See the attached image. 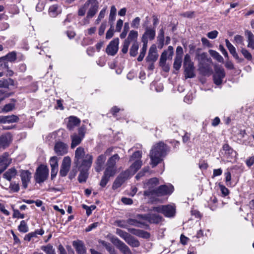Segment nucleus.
I'll use <instances>...</instances> for the list:
<instances>
[{
  "label": "nucleus",
  "mask_w": 254,
  "mask_h": 254,
  "mask_svg": "<svg viewBox=\"0 0 254 254\" xmlns=\"http://www.w3.org/2000/svg\"><path fill=\"white\" fill-rule=\"evenodd\" d=\"M167 51H164L161 55L160 59L159 64L161 66H165L166 62L168 58Z\"/></svg>",
  "instance_id": "nucleus-51"
},
{
  "label": "nucleus",
  "mask_w": 254,
  "mask_h": 254,
  "mask_svg": "<svg viewBox=\"0 0 254 254\" xmlns=\"http://www.w3.org/2000/svg\"><path fill=\"white\" fill-rule=\"evenodd\" d=\"M175 208L171 205H163V214L165 216L170 217L175 215Z\"/></svg>",
  "instance_id": "nucleus-27"
},
{
  "label": "nucleus",
  "mask_w": 254,
  "mask_h": 254,
  "mask_svg": "<svg viewBox=\"0 0 254 254\" xmlns=\"http://www.w3.org/2000/svg\"><path fill=\"white\" fill-rule=\"evenodd\" d=\"M225 76V73L224 68L220 66H216L215 67V74L213 75L214 83L217 85H220Z\"/></svg>",
  "instance_id": "nucleus-13"
},
{
  "label": "nucleus",
  "mask_w": 254,
  "mask_h": 254,
  "mask_svg": "<svg viewBox=\"0 0 254 254\" xmlns=\"http://www.w3.org/2000/svg\"><path fill=\"white\" fill-rule=\"evenodd\" d=\"M143 46L141 48V52L140 53L139 56H138L137 58V61L138 62H141L143 60L145 55L146 54V52L147 50V43L146 42H143Z\"/></svg>",
  "instance_id": "nucleus-42"
},
{
  "label": "nucleus",
  "mask_w": 254,
  "mask_h": 254,
  "mask_svg": "<svg viewBox=\"0 0 254 254\" xmlns=\"http://www.w3.org/2000/svg\"><path fill=\"white\" fill-rule=\"evenodd\" d=\"M111 241L123 254H132L129 247L118 238L113 237Z\"/></svg>",
  "instance_id": "nucleus-10"
},
{
  "label": "nucleus",
  "mask_w": 254,
  "mask_h": 254,
  "mask_svg": "<svg viewBox=\"0 0 254 254\" xmlns=\"http://www.w3.org/2000/svg\"><path fill=\"white\" fill-rule=\"evenodd\" d=\"M41 250L46 253V254H56L55 249L50 244L46 246H42Z\"/></svg>",
  "instance_id": "nucleus-44"
},
{
  "label": "nucleus",
  "mask_w": 254,
  "mask_h": 254,
  "mask_svg": "<svg viewBox=\"0 0 254 254\" xmlns=\"http://www.w3.org/2000/svg\"><path fill=\"white\" fill-rule=\"evenodd\" d=\"M218 34V32L217 31L213 30V31L208 32L207 34V36L209 39H214L217 37Z\"/></svg>",
  "instance_id": "nucleus-63"
},
{
  "label": "nucleus",
  "mask_w": 254,
  "mask_h": 254,
  "mask_svg": "<svg viewBox=\"0 0 254 254\" xmlns=\"http://www.w3.org/2000/svg\"><path fill=\"white\" fill-rule=\"evenodd\" d=\"M182 63V58L180 57H176L174 60V62L173 64L174 68L178 70L181 67Z\"/></svg>",
  "instance_id": "nucleus-46"
},
{
  "label": "nucleus",
  "mask_w": 254,
  "mask_h": 254,
  "mask_svg": "<svg viewBox=\"0 0 254 254\" xmlns=\"http://www.w3.org/2000/svg\"><path fill=\"white\" fill-rule=\"evenodd\" d=\"M199 70L204 75L209 74L211 72L210 68L207 65L205 66L200 65Z\"/></svg>",
  "instance_id": "nucleus-53"
},
{
  "label": "nucleus",
  "mask_w": 254,
  "mask_h": 254,
  "mask_svg": "<svg viewBox=\"0 0 254 254\" xmlns=\"http://www.w3.org/2000/svg\"><path fill=\"white\" fill-rule=\"evenodd\" d=\"M167 51H164L161 55L160 59L159 64L161 66H165L166 62L168 58Z\"/></svg>",
  "instance_id": "nucleus-50"
},
{
  "label": "nucleus",
  "mask_w": 254,
  "mask_h": 254,
  "mask_svg": "<svg viewBox=\"0 0 254 254\" xmlns=\"http://www.w3.org/2000/svg\"><path fill=\"white\" fill-rule=\"evenodd\" d=\"M11 102L5 105L2 108V112L4 113H7L12 111L15 108V102L16 100L14 99L11 100Z\"/></svg>",
  "instance_id": "nucleus-35"
},
{
  "label": "nucleus",
  "mask_w": 254,
  "mask_h": 254,
  "mask_svg": "<svg viewBox=\"0 0 254 254\" xmlns=\"http://www.w3.org/2000/svg\"><path fill=\"white\" fill-rule=\"evenodd\" d=\"M119 40L116 38L110 42L106 48V53L111 56H114L119 49Z\"/></svg>",
  "instance_id": "nucleus-17"
},
{
  "label": "nucleus",
  "mask_w": 254,
  "mask_h": 254,
  "mask_svg": "<svg viewBox=\"0 0 254 254\" xmlns=\"http://www.w3.org/2000/svg\"><path fill=\"white\" fill-rule=\"evenodd\" d=\"M84 134H82L81 136H79L76 134H74L71 136V148H74L76 146L79 145L81 142L82 139L83 138Z\"/></svg>",
  "instance_id": "nucleus-31"
},
{
  "label": "nucleus",
  "mask_w": 254,
  "mask_h": 254,
  "mask_svg": "<svg viewBox=\"0 0 254 254\" xmlns=\"http://www.w3.org/2000/svg\"><path fill=\"white\" fill-rule=\"evenodd\" d=\"M93 156L90 154H87L86 157L79 161H75L74 163L78 167L79 169L89 170L91 166Z\"/></svg>",
  "instance_id": "nucleus-9"
},
{
  "label": "nucleus",
  "mask_w": 254,
  "mask_h": 254,
  "mask_svg": "<svg viewBox=\"0 0 254 254\" xmlns=\"http://www.w3.org/2000/svg\"><path fill=\"white\" fill-rule=\"evenodd\" d=\"M116 233L130 246L136 248L140 246V243L138 240L129 233L120 229H116Z\"/></svg>",
  "instance_id": "nucleus-4"
},
{
  "label": "nucleus",
  "mask_w": 254,
  "mask_h": 254,
  "mask_svg": "<svg viewBox=\"0 0 254 254\" xmlns=\"http://www.w3.org/2000/svg\"><path fill=\"white\" fill-rule=\"evenodd\" d=\"M114 224L118 227L127 229V222L125 220H117L115 221Z\"/></svg>",
  "instance_id": "nucleus-48"
},
{
  "label": "nucleus",
  "mask_w": 254,
  "mask_h": 254,
  "mask_svg": "<svg viewBox=\"0 0 254 254\" xmlns=\"http://www.w3.org/2000/svg\"><path fill=\"white\" fill-rule=\"evenodd\" d=\"M159 184V181L157 178H153L148 180L144 184V188L147 189L146 190L144 191V195L148 197H153L155 195V192L157 188L156 187Z\"/></svg>",
  "instance_id": "nucleus-6"
},
{
  "label": "nucleus",
  "mask_w": 254,
  "mask_h": 254,
  "mask_svg": "<svg viewBox=\"0 0 254 254\" xmlns=\"http://www.w3.org/2000/svg\"><path fill=\"white\" fill-rule=\"evenodd\" d=\"M114 35V28L113 26V23H112L111 27L110 29L107 31L106 35V39H110Z\"/></svg>",
  "instance_id": "nucleus-62"
},
{
  "label": "nucleus",
  "mask_w": 254,
  "mask_h": 254,
  "mask_svg": "<svg viewBox=\"0 0 254 254\" xmlns=\"http://www.w3.org/2000/svg\"><path fill=\"white\" fill-rule=\"evenodd\" d=\"M19 117L15 115L8 116H0V124H12L17 123L19 121Z\"/></svg>",
  "instance_id": "nucleus-19"
},
{
  "label": "nucleus",
  "mask_w": 254,
  "mask_h": 254,
  "mask_svg": "<svg viewBox=\"0 0 254 254\" xmlns=\"http://www.w3.org/2000/svg\"><path fill=\"white\" fill-rule=\"evenodd\" d=\"M183 66L186 78H193L195 76L193 63L189 54H186L185 56Z\"/></svg>",
  "instance_id": "nucleus-5"
},
{
  "label": "nucleus",
  "mask_w": 254,
  "mask_h": 254,
  "mask_svg": "<svg viewBox=\"0 0 254 254\" xmlns=\"http://www.w3.org/2000/svg\"><path fill=\"white\" fill-rule=\"evenodd\" d=\"M169 150L168 146L161 141L153 145L150 152L152 167L156 166L162 160V158L165 156Z\"/></svg>",
  "instance_id": "nucleus-1"
},
{
  "label": "nucleus",
  "mask_w": 254,
  "mask_h": 254,
  "mask_svg": "<svg viewBox=\"0 0 254 254\" xmlns=\"http://www.w3.org/2000/svg\"><path fill=\"white\" fill-rule=\"evenodd\" d=\"M128 231L132 234L144 239H148L150 237V234L140 229H136L134 228H128Z\"/></svg>",
  "instance_id": "nucleus-23"
},
{
  "label": "nucleus",
  "mask_w": 254,
  "mask_h": 254,
  "mask_svg": "<svg viewBox=\"0 0 254 254\" xmlns=\"http://www.w3.org/2000/svg\"><path fill=\"white\" fill-rule=\"evenodd\" d=\"M210 55L216 59L218 62L222 63L223 62V57L216 51L210 50H209Z\"/></svg>",
  "instance_id": "nucleus-45"
},
{
  "label": "nucleus",
  "mask_w": 254,
  "mask_h": 254,
  "mask_svg": "<svg viewBox=\"0 0 254 254\" xmlns=\"http://www.w3.org/2000/svg\"><path fill=\"white\" fill-rule=\"evenodd\" d=\"M93 156L90 154H87L86 157L79 161H75L74 163L78 167L79 169L89 170L91 166Z\"/></svg>",
  "instance_id": "nucleus-8"
},
{
  "label": "nucleus",
  "mask_w": 254,
  "mask_h": 254,
  "mask_svg": "<svg viewBox=\"0 0 254 254\" xmlns=\"http://www.w3.org/2000/svg\"><path fill=\"white\" fill-rule=\"evenodd\" d=\"M14 85V81L11 78H2L0 80V88H9V86Z\"/></svg>",
  "instance_id": "nucleus-32"
},
{
  "label": "nucleus",
  "mask_w": 254,
  "mask_h": 254,
  "mask_svg": "<svg viewBox=\"0 0 254 254\" xmlns=\"http://www.w3.org/2000/svg\"><path fill=\"white\" fill-rule=\"evenodd\" d=\"M140 19L138 17H135L133 19L131 23V26L134 28H138L140 24Z\"/></svg>",
  "instance_id": "nucleus-56"
},
{
  "label": "nucleus",
  "mask_w": 254,
  "mask_h": 254,
  "mask_svg": "<svg viewBox=\"0 0 254 254\" xmlns=\"http://www.w3.org/2000/svg\"><path fill=\"white\" fill-rule=\"evenodd\" d=\"M117 9L114 5H112L111 7L110 13L109 15V21L113 22L116 18Z\"/></svg>",
  "instance_id": "nucleus-47"
},
{
  "label": "nucleus",
  "mask_w": 254,
  "mask_h": 254,
  "mask_svg": "<svg viewBox=\"0 0 254 254\" xmlns=\"http://www.w3.org/2000/svg\"><path fill=\"white\" fill-rule=\"evenodd\" d=\"M8 62H13L16 60V53L13 51L2 57Z\"/></svg>",
  "instance_id": "nucleus-39"
},
{
  "label": "nucleus",
  "mask_w": 254,
  "mask_h": 254,
  "mask_svg": "<svg viewBox=\"0 0 254 254\" xmlns=\"http://www.w3.org/2000/svg\"><path fill=\"white\" fill-rule=\"evenodd\" d=\"M9 189L13 192H17L19 190V186L18 184L12 182L10 184Z\"/></svg>",
  "instance_id": "nucleus-57"
},
{
  "label": "nucleus",
  "mask_w": 254,
  "mask_h": 254,
  "mask_svg": "<svg viewBox=\"0 0 254 254\" xmlns=\"http://www.w3.org/2000/svg\"><path fill=\"white\" fill-rule=\"evenodd\" d=\"M245 35L248 39V47L254 49V35L250 31L247 30L245 31Z\"/></svg>",
  "instance_id": "nucleus-34"
},
{
  "label": "nucleus",
  "mask_w": 254,
  "mask_h": 254,
  "mask_svg": "<svg viewBox=\"0 0 254 254\" xmlns=\"http://www.w3.org/2000/svg\"><path fill=\"white\" fill-rule=\"evenodd\" d=\"M18 230L22 233H26L28 231L29 228L27 223L24 220H22L20 222L19 225L18 227Z\"/></svg>",
  "instance_id": "nucleus-43"
},
{
  "label": "nucleus",
  "mask_w": 254,
  "mask_h": 254,
  "mask_svg": "<svg viewBox=\"0 0 254 254\" xmlns=\"http://www.w3.org/2000/svg\"><path fill=\"white\" fill-rule=\"evenodd\" d=\"M58 7L56 5H53L50 7L49 9V15L53 17H56L58 14Z\"/></svg>",
  "instance_id": "nucleus-49"
},
{
  "label": "nucleus",
  "mask_w": 254,
  "mask_h": 254,
  "mask_svg": "<svg viewBox=\"0 0 254 254\" xmlns=\"http://www.w3.org/2000/svg\"><path fill=\"white\" fill-rule=\"evenodd\" d=\"M48 175V168L47 166L42 165L37 168L34 178L36 183L40 184L47 179Z\"/></svg>",
  "instance_id": "nucleus-7"
},
{
  "label": "nucleus",
  "mask_w": 254,
  "mask_h": 254,
  "mask_svg": "<svg viewBox=\"0 0 254 254\" xmlns=\"http://www.w3.org/2000/svg\"><path fill=\"white\" fill-rule=\"evenodd\" d=\"M99 8V2L97 0H88L78 10V14L79 16L85 15L88 10L86 17L84 19L83 24L89 23V19L92 18L96 13Z\"/></svg>",
  "instance_id": "nucleus-2"
},
{
  "label": "nucleus",
  "mask_w": 254,
  "mask_h": 254,
  "mask_svg": "<svg viewBox=\"0 0 254 254\" xmlns=\"http://www.w3.org/2000/svg\"><path fill=\"white\" fill-rule=\"evenodd\" d=\"M174 190L173 186L171 185H161L155 191L154 196H162L170 194ZM153 192V191H152Z\"/></svg>",
  "instance_id": "nucleus-14"
},
{
  "label": "nucleus",
  "mask_w": 254,
  "mask_h": 254,
  "mask_svg": "<svg viewBox=\"0 0 254 254\" xmlns=\"http://www.w3.org/2000/svg\"><path fill=\"white\" fill-rule=\"evenodd\" d=\"M50 164L51 168L58 167L57 157L56 156L52 157L50 160Z\"/></svg>",
  "instance_id": "nucleus-55"
},
{
  "label": "nucleus",
  "mask_w": 254,
  "mask_h": 254,
  "mask_svg": "<svg viewBox=\"0 0 254 254\" xmlns=\"http://www.w3.org/2000/svg\"><path fill=\"white\" fill-rule=\"evenodd\" d=\"M241 52L243 56L248 61H251L252 60V56L251 54L244 48H241Z\"/></svg>",
  "instance_id": "nucleus-52"
},
{
  "label": "nucleus",
  "mask_w": 254,
  "mask_h": 254,
  "mask_svg": "<svg viewBox=\"0 0 254 254\" xmlns=\"http://www.w3.org/2000/svg\"><path fill=\"white\" fill-rule=\"evenodd\" d=\"M71 165V159L69 157L66 156L64 158L61 167L60 174L62 177H64L67 174Z\"/></svg>",
  "instance_id": "nucleus-16"
},
{
  "label": "nucleus",
  "mask_w": 254,
  "mask_h": 254,
  "mask_svg": "<svg viewBox=\"0 0 254 254\" xmlns=\"http://www.w3.org/2000/svg\"><path fill=\"white\" fill-rule=\"evenodd\" d=\"M226 45L229 50L230 53L233 55L234 58L238 60V61L240 63L243 61V59L242 58H240L238 54L236 52V48L234 47V46L229 42L228 39L225 40Z\"/></svg>",
  "instance_id": "nucleus-25"
},
{
  "label": "nucleus",
  "mask_w": 254,
  "mask_h": 254,
  "mask_svg": "<svg viewBox=\"0 0 254 254\" xmlns=\"http://www.w3.org/2000/svg\"><path fill=\"white\" fill-rule=\"evenodd\" d=\"M20 177L24 189L27 188L31 178V173L28 170H22L20 172Z\"/></svg>",
  "instance_id": "nucleus-21"
},
{
  "label": "nucleus",
  "mask_w": 254,
  "mask_h": 254,
  "mask_svg": "<svg viewBox=\"0 0 254 254\" xmlns=\"http://www.w3.org/2000/svg\"><path fill=\"white\" fill-rule=\"evenodd\" d=\"M142 152L140 151H135L132 155L130 157L129 161H132L135 159L140 160L141 158Z\"/></svg>",
  "instance_id": "nucleus-54"
},
{
  "label": "nucleus",
  "mask_w": 254,
  "mask_h": 254,
  "mask_svg": "<svg viewBox=\"0 0 254 254\" xmlns=\"http://www.w3.org/2000/svg\"><path fill=\"white\" fill-rule=\"evenodd\" d=\"M84 149L82 147H78L75 151V157L74 161H79L86 157Z\"/></svg>",
  "instance_id": "nucleus-29"
},
{
  "label": "nucleus",
  "mask_w": 254,
  "mask_h": 254,
  "mask_svg": "<svg viewBox=\"0 0 254 254\" xmlns=\"http://www.w3.org/2000/svg\"><path fill=\"white\" fill-rule=\"evenodd\" d=\"M155 33V28L146 27L145 28V31L142 36V42L147 43L148 39L150 40L154 39Z\"/></svg>",
  "instance_id": "nucleus-20"
},
{
  "label": "nucleus",
  "mask_w": 254,
  "mask_h": 254,
  "mask_svg": "<svg viewBox=\"0 0 254 254\" xmlns=\"http://www.w3.org/2000/svg\"><path fill=\"white\" fill-rule=\"evenodd\" d=\"M80 120L76 117L70 116L69 118L67 124V127L69 130H72L75 127L78 126L80 124Z\"/></svg>",
  "instance_id": "nucleus-28"
},
{
  "label": "nucleus",
  "mask_w": 254,
  "mask_h": 254,
  "mask_svg": "<svg viewBox=\"0 0 254 254\" xmlns=\"http://www.w3.org/2000/svg\"><path fill=\"white\" fill-rule=\"evenodd\" d=\"M142 166V161L141 160H136L130 166L129 169L127 171H129L130 175L134 174Z\"/></svg>",
  "instance_id": "nucleus-33"
},
{
  "label": "nucleus",
  "mask_w": 254,
  "mask_h": 254,
  "mask_svg": "<svg viewBox=\"0 0 254 254\" xmlns=\"http://www.w3.org/2000/svg\"><path fill=\"white\" fill-rule=\"evenodd\" d=\"M8 62L3 57L0 58V67L4 69H8Z\"/></svg>",
  "instance_id": "nucleus-60"
},
{
  "label": "nucleus",
  "mask_w": 254,
  "mask_h": 254,
  "mask_svg": "<svg viewBox=\"0 0 254 254\" xmlns=\"http://www.w3.org/2000/svg\"><path fill=\"white\" fill-rule=\"evenodd\" d=\"M13 136L10 132H6L0 136V150L7 148L12 142Z\"/></svg>",
  "instance_id": "nucleus-11"
},
{
  "label": "nucleus",
  "mask_w": 254,
  "mask_h": 254,
  "mask_svg": "<svg viewBox=\"0 0 254 254\" xmlns=\"http://www.w3.org/2000/svg\"><path fill=\"white\" fill-rule=\"evenodd\" d=\"M120 156L115 154L109 158L106 164L104 173L114 176L117 172L116 163L120 160Z\"/></svg>",
  "instance_id": "nucleus-3"
},
{
  "label": "nucleus",
  "mask_w": 254,
  "mask_h": 254,
  "mask_svg": "<svg viewBox=\"0 0 254 254\" xmlns=\"http://www.w3.org/2000/svg\"><path fill=\"white\" fill-rule=\"evenodd\" d=\"M138 49V44L137 42H134L132 43V46L130 48L129 54L132 57H135L137 54V51Z\"/></svg>",
  "instance_id": "nucleus-41"
},
{
  "label": "nucleus",
  "mask_w": 254,
  "mask_h": 254,
  "mask_svg": "<svg viewBox=\"0 0 254 254\" xmlns=\"http://www.w3.org/2000/svg\"><path fill=\"white\" fill-rule=\"evenodd\" d=\"M130 44L128 42V41H124L123 45V48L122 49V51L124 54H126L127 52L128 47L129 46Z\"/></svg>",
  "instance_id": "nucleus-64"
},
{
  "label": "nucleus",
  "mask_w": 254,
  "mask_h": 254,
  "mask_svg": "<svg viewBox=\"0 0 254 254\" xmlns=\"http://www.w3.org/2000/svg\"><path fill=\"white\" fill-rule=\"evenodd\" d=\"M129 176V171H125L121 173L115 180L113 185V188L116 189L120 187L125 181L128 178Z\"/></svg>",
  "instance_id": "nucleus-12"
},
{
  "label": "nucleus",
  "mask_w": 254,
  "mask_h": 254,
  "mask_svg": "<svg viewBox=\"0 0 254 254\" xmlns=\"http://www.w3.org/2000/svg\"><path fill=\"white\" fill-rule=\"evenodd\" d=\"M106 160V156L105 154H101L97 157L95 162L96 166L95 168L97 172H99L102 171Z\"/></svg>",
  "instance_id": "nucleus-26"
},
{
  "label": "nucleus",
  "mask_w": 254,
  "mask_h": 254,
  "mask_svg": "<svg viewBox=\"0 0 254 254\" xmlns=\"http://www.w3.org/2000/svg\"><path fill=\"white\" fill-rule=\"evenodd\" d=\"M149 170V167H144L141 171H140L136 176V178L138 180L140 177L143 176L146 173H148Z\"/></svg>",
  "instance_id": "nucleus-61"
},
{
  "label": "nucleus",
  "mask_w": 254,
  "mask_h": 254,
  "mask_svg": "<svg viewBox=\"0 0 254 254\" xmlns=\"http://www.w3.org/2000/svg\"><path fill=\"white\" fill-rule=\"evenodd\" d=\"M12 217L13 218L23 219L25 217V215L24 214L20 213L18 210L13 209Z\"/></svg>",
  "instance_id": "nucleus-58"
},
{
  "label": "nucleus",
  "mask_w": 254,
  "mask_h": 254,
  "mask_svg": "<svg viewBox=\"0 0 254 254\" xmlns=\"http://www.w3.org/2000/svg\"><path fill=\"white\" fill-rule=\"evenodd\" d=\"M111 177H113V176H111L109 174H106L104 172V175L102 177L100 183V185L103 188L105 187L106 186L108 182H109L110 178Z\"/></svg>",
  "instance_id": "nucleus-40"
},
{
  "label": "nucleus",
  "mask_w": 254,
  "mask_h": 254,
  "mask_svg": "<svg viewBox=\"0 0 254 254\" xmlns=\"http://www.w3.org/2000/svg\"><path fill=\"white\" fill-rule=\"evenodd\" d=\"M158 58L156 48L155 46H152L149 50L148 56L146 58L147 62H155Z\"/></svg>",
  "instance_id": "nucleus-24"
},
{
  "label": "nucleus",
  "mask_w": 254,
  "mask_h": 254,
  "mask_svg": "<svg viewBox=\"0 0 254 254\" xmlns=\"http://www.w3.org/2000/svg\"><path fill=\"white\" fill-rule=\"evenodd\" d=\"M10 164V160L7 156L0 157V167L6 169Z\"/></svg>",
  "instance_id": "nucleus-38"
},
{
  "label": "nucleus",
  "mask_w": 254,
  "mask_h": 254,
  "mask_svg": "<svg viewBox=\"0 0 254 254\" xmlns=\"http://www.w3.org/2000/svg\"><path fill=\"white\" fill-rule=\"evenodd\" d=\"M17 172L14 168L9 169L3 175V178L7 180L10 181L12 179L14 178L17 175Z\"/></svg>",
  "instance_id": "nucleus-30"
},
{
  "label": "nucleus",
  "mask_w": 254,
  "mask_h": 254,
  "mask_svg": "<svg viewBox=\"0 0 254 254\" xmlns=\"http://www.w3.org/2000/svg\"><path fill=\"white\" fill-rule=\"evenodd\" d=\"M138 218H142L148 221L150 223L157 224L162 221V217L155 214H147L144 215H138Z\"/></svg>",
  "instance_id": "nucleus-15"
},
{
  "label": "nucleus",
  "mask_w": 254,
  "mask_h": 254,
  "mask_svg": "<svg viewBox=\"0 0 254 254\" xmlns=\"http://www.w3.org/2000/svg\"><path fill=\"white\" fill-rule=\"evenodd\" d=\"M54 150L58 155L63 156L68 152V145L61 141L56 143Z\"/></svg>",
  "instance_id": "nucleus-18"
},
{
  "label": "nucleus",
  "mask_w": 254,
  "mask_h": 254,
  "mask_svg": "<svg viewBox=\"0 0 254 254\" xmlns=\"http://www.w3.org/2000/svg\"><path fill=\"white\" fill-rule=\"evenodd\" d=\"M72 245L77 254H86V250L83 242L80 240L74 241Z\"/></svg>",
  "instance_id": "nucleus-22"
},
{
  "label": "nucleus",
  "mask_w": 254,
  "mask_h": 254,
  "mask_svg": "<svg viewBox=\"0 0 254 254\" xmlns=\"http://www.w3.org/2000/svg\"><path fill=\"white\" fill-rule=\"evenodd\" d=\"M80 172L79 174L78 180L79 183H84L86 181L88 178V170L84 169H79Z\"/></svg>",
  "instance_id": "nucleus-36"
},
{
  "label": "nucleus",
  "mask_w": 254,
  "mask_h": 254,
  "mask_svg": "<svg viewBox=\"0 0 254 254\" xmlns=\"http://www.w3.org/2000/svg\"><path fill=\"white\" fill-rule=\"evenodd\" d=\"M138 36V32L134 30H131L129 34L128 35V37L127 39L125 40V41H128L129 43L130 44V42H137L136 40Z\"/></svg>",
  "instance_id": "nucleus-37"
},
{
  "label": "nucleus",
  "mask_w": 254,
  "mask_h": 254,
  "mask_svg": "<svg viewBox=\"0 0 254 254\" xmlns=\"http://www.w3.org/2000/svg\"><path fill=\"white\" fill-rule=\"evenodd\" d=\"M127 227L129 225H132L136 227H140L139 225L140 223H139L136 220L134 219H128L127 220Z\"/></svg>",
  "instance_id": "nucleus-59"
}]
</instances>
